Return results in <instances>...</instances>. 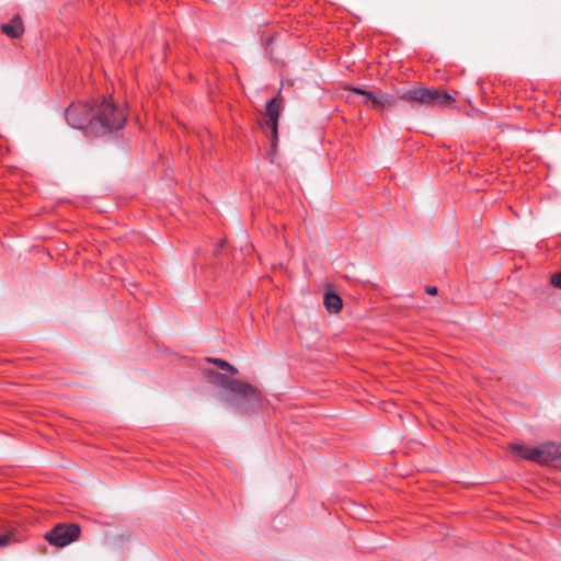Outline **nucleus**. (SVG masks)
<instances>
[{"instance_id":"nucleus-1","label":"nucleus","mask_w":561,"mask_h":561,"mask_svg":"<svg viewBox=\"0 0 561 561\" xmlns=\"http://www.w3.org/2000/svg\"><path fill=\"white\" fill-rule=\"evenodd\" d=\"M66 119L71 127L84 130L85 135L101 137L122 129L127 114L111 98L103 96L71 103L66 110Z\"/></svg>"},{"instance_id":"nucleus-7","label":"nucleus","mask_w":561,"mask_h":561,"mask_svg":"<svg viewBox=\"0 0 561 561\" xmlns=\"http://www.w3.org/2000/svg\"><path fill=\"white\" fill-rule=\"evenodd\" d=\"M0 30L10 38H20L24 34V23L20 14H15L8 23H3Z\"/></svg>"},{"instance_id":"nucleus-6","label":"nucleus","mask_w":561,"mask_h":561,"mask_svg":"<svg viewBox=\"0 0 561 561\" xmlns=\"http://www.w3.org/2000/svg\"><path fill=\"white\" fill-rule=\"evenodd\" d=\"M81 528L75 523H59L45 535V539L53 546L64 548L79 539Z\"/></svg>"},{"instance_id":"nucleus-13","label":"nucleus","mask_w":561,"mask_h":561,"mask_svg":"<svg viewBox=\"0 0 561 561\" xmlns=\"http://www.w3.org/2000/svg\"><path fill=\"white\" fill-rule=\"evenodd\" d=\"M425 291L428 295L435 296L437 294V287L435 286H426Z\"/></svg>"},{"instance_id":"nucleus-8","label":"nucleus","mask_w":561,"mask_h":561,"mask_svg":"<svg viewBox=\"0 0 561 561\" xmlns=\"http://www.w3.org/2000/svg\"><path fill=\"white\" fill-rule=\"evenodd\" d=\"M324 306L330 313H337L343 307L341 297L335 293L324 295Z\"/></svg>"},{"instance_id":"nucleus-5","label":"nucleus","mask_w":561,"mask_h":561,"mask_svg":"<svg viewBox=\"0 0 561 561\" xmlns=\"http://www.w3.org/2000/svg\"><path fill=\"white\" fill-rule=\"evenodd\" d=\"M283 96L282 92L278 91L277 95L265 104V112L263 119L261 121V127L264 130L266 137L270 139L271 147L276 150L278 142V121L283 110Z\"/></svg>"},{"instance_id":"nucleus-11","label":"nucleus","mask_w":561,"mask_h":561,"mask_svg":"<svg viewBox=\"0 0 561 561\" xmlns=\"http://www.w3.org/2000/svg\"><path fill=\"white\" fill-rule=\"evenodd\" d=\"M550 283L553 287L561 289V271L558 273H554L551 278Z\"/></svg>"},{"instance_id":"nucleus-4","label":"nucleus","mask_w":561,"mask_h":561,"mask_svg":"<svg viewBox=\"0 0 561 561\" xmlns=\"http://www.w3.org/2000/svg\"><path fill=\"white\" fill-rule=\"evenodd\" d=\"M512 449L522 458L540 465H561V444L547 442L537 447L513 444Z\"/></svg>"},{"instance_id":"nucleus-3","label":"nucleus","mask_w":561,"mask_h":561,"mask_svg":"<svg viewBox=\"0 0 561 561\" xmlns=\"http://www.w3.org/2000/svg\"><path fill=\"white\" fill-rule=\"evenodd\" d=\"M399 101L408 102L412 107L415 104L425 107H446L455 102V98L443 90L416 87L402 92L398 96L389 93L378 94V107L376 111L394 107Z\"/></svg>"},{"instance_id":"nucleus-9","label":"nucleus","mask_w":561,"mask_h":561,"mask_svg":"<svg viewBox=\"0 0 561 561\" xmlns=\"http://www.w3.org/2000/svg\"><path fill=\"white\" fill-rule=\"evenodd\" d=\"M350 90L356 94L364 96V104L368 107L377 110L378 107V95L373 93L371 91L362 89V88H350Z\"/></svg>"},{"instance_id":"nucleus-10","label":"nucleus","mask_w":561,"mask_h":561,"mask_svg":"<svg viewBox=\"0 0 561 561\" xmlns=\"http://www.w3.org/2000/svg\"><path fill=\"white\" fill-rule=\"evenodd\" d=\"M207 362L213 363L217 367H219L222 370L229 371L231 375H237L238 369L232 366L230 363L220 359V358H207Z\"/></svg>"},{"instance_id":"nucleus-12","label":"nucleus","mask_w":561,"mask_h":561,"mask_svg":"<svg viewBox=\"0 0 561 561\" xmlns=\"http://www.w3.org/2000/svg\"><path fill=\"white\" fill-rule=\"evenodd\" d=\"M11 538L12 535L9 533L0 535V547L7 546L10 542Z\"/></svg>"},{"instance_id":"nucleus-2","label":"nucleus","mask_w":561,"mask_h":561,"mask_svg":"<svg viewBox=\"0 0 561 561\" xmlns=\"http://www.w3.org/2000/svg\"><path fill=\"white\" fill-rule=\"evenodd\" d=\"M203 374L209 383L225 391L226 401L243 415H250L261 411L264 407V396L255 386L232 379L214 369H204Z\"/></svg>"}]
</instances>
